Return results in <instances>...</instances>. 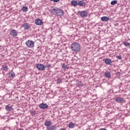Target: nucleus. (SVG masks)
<instances>
[{"instance_id":"nucleus-1","label":"nucleus","mask_w":130,"mask_h":130,"mask_svg":"<svg viewBox=\"0 0 130 130\" xmlns=\"http://www.w3.org/2000/svg\"><path fill=\"white\" fill-rule=\"evenodd\" d=\"M51 14H53V15H55L57 16H63V15H64V12H63V10L58 8L53 9L51 11Z\"/></svg>"},{"instance_id":"nucleus-2","label":"nucleus","mask_w":130,"mask_h":130,"mask_svg":"<svg viewBox=\"0 0 130 130\" xmlns=\"http://www.w3.org/2000/svg\"><path fill=\"white\" fill-rule=\"evenodd\" d=\"M71 49L74 52H80L81 51V45L77 42L73 43L71 45Z\"/></svg>"},{"instance_id":"nucleus-3","label":"nucleus","mask_w":130,"mask_h":130,"mask_svg":"<svg viewBox=\"0 0 130 130\" xmlns=\"http://www.w3.org/2000/svg\"><path fill=\"white\" fill-rule=\"evenodd\" d=\"M52 122L51 121H45L44 123V125L46 126V128L47 130H55L56 129V126L55 125H52Z\"/></svg>"},{"instance_id":"nucleus-4","label":"nucleus","mask_w":130,"mask_h":130,"mask_svg":"<svg viewBox=\"0 0 130 130\" xmlns=\"http://www.w3.org/2000/svg\"><path fill=\"white\" fill-rule=\"evenodd\" d=\"M35 44V43L31 40H28L25 42V45L28 48H33V47H34Z\"/></svg>"},{"instance_id":"nucleus-5","label":"nucleus","mask_w":130,"mask_h":130,"mask_svg":"<svg viewBox=\"0 0 130 130\" xmlns=\"http://www.w3.org/2000/svg\"><path fill=\"white\" fill-rule=\"evenodd\" d=\"M79 14L81 18H87L88 14V12H87L86 10L79 11Z\"/></svg>"},{"instance_id":"nucleus-6","label":"nucleus","mask_w":130,"mask_h":130,"mask_svg":"<svg viewBox=\"0 0 130 130\" xmlns=\"http://www.w3.org/2000/svg\"><path fill=\"white\" fill-rule=\"evenodd\" d=\"M36 68L38 71H44L45 70V66L42 63H38L36 64Z\"/></svg>"},{"instance_id":"nucleus-7","label":"nucleus","mask_w":130,"mask_h":130,"mask_svg":"<svg viewBox=\"0 0 130 130\" xmlns=\"http://www.w3.org/2000/svg\"><path fill=\"white\" fill-rule=\"evenodd\" d=\"M22 27L24 30H30L31 29V26L28 23H24L22 24Z\"/></svg>"},{"instance_id":"nucleus-8","label":"nucleus","mask_w":130,"mask_h":130,"mask_svg":"<svg viewBox=\"0 0 130 130\" xmlns=\"http://www.w3.org/2000/svg\"><path fill=\"white\" fill-rule=\"evenodd\" d=\"M10 35L12 36V37H17V36H18V31L15 29H12L10 32Z\"/></svg>"},{"instance_id":"nucleus-9","label":"nucleus","mask_w":130,"mask_h":130,"mask_svg":"<svg viewBox=\"0 0 130 130\" xmlns=\"http://www.w3.org/2000/svg\"><path fill=\"white\" fill-rule=\"evenodd\" d=\"M116 102H117V103H122L124 102V99L123 98H120V97H117L115 98Z\"/></svg>"},{"instance_id":"nucleus-10","label":"nucleus","mask_w":130,"mask_h":130,"mask_svg":"<svg viewBox=\"0 0 130 130\" xmlns=\"http://www.w3.org/2000/svg\"><path fill=\"white\" fill-rule=\"evenodd\" d=\"M35 23L36 25H38V26H41V25L43 24V22L40 19H36Z\"/></svg>"},{"instance_id":"nucleus-11","label":"nucleus","mask_w":130,"mask_h":130,"mask_svg":"<svg viewBox=\"0 0 130 130\" xmlns=\"http://www.w3.org/2000/svg\"><path fill=\"white\" fill-rule=\"evenodd\" d=\"M112 62H113V61H112L111 59L106 58L105 60V63L108 66H111V63H112Z\"/></svg>"},{"instance_id":"nucleus-12","label":"nucleus","mask_w":130,"mask_h":130,"mask_svg":"<svg viewBox=\"0 0 130 130\" xmlns=\"http://www.w3.org/2000/svg\"><path fill=\"white\" fill-rule=\"evenodd\" d=\"M5 109L6 111L10 112V111H12L13 110V107L8 105L5 106Z\"/></svg>"},{"instance_id":"nucleus-13","label":"nucleus","mask_w":130,"mask_h":130,"mask_svg":"<svg viewBox=\"0 0 130 130\" xmlns=\"http://www.w3.org/2000/svg\"><path fill=\"white\" fill-rule=\"evenodd\" d=\"M39 107L42 109H45V108H48V105L46 104H41L39 105Z\"/></svg>"},{"instance_id":"nucleus-14","label":"nucleus","mask_w":130,"mask_h":130,"mask_svg":"<svg viewBox=\"0 0 130 130\" xmlns=\"http://www.w3.org/2000/svg\"><path fill=\"white\" fill-rule=\"evenodd\" d=\"M101 20L102 22H108V21H109V17L107 16H103L101 17Z\"/></svg>"},{"instance_id":"nucleus-15","label":"nucleus","mask_w":130,"mask_h":130,"mask_svg":"<svg viewBox=\"0 0 130 130\" xmlns=\"http://www.w3.org/2000/svg\"><path fill=\"white\" fill-rule=\"evenodd\" d=\"M85 5L86 3L84 2V1H78V6H79V7H83V6H85Z\"/></svg>"},{"instance_id":"nucleus-16","label":"nucleus","mask_w":130,"mask_h":130,"mask_svg":"<svg viewBox=\"0 0 130 130\" xmlns=\"http://www.w3.org/2000/svg\"><path fill=\"white\" fill-rule=\"evenodd\" d=\"M71 5L73 6V7H77L78 6V1L76 0H72L71 1Z\"/></svg>"},{"instance_id":"nucleus-17","label":"nucleus","mask_w":130,"mask_h":130,"mask_svg":"<svg viewBox=\"0 0 130 130\" xmlns=\"http://www.w3.org/2000/svg\"><path fill=\"white\" fill-rule=\"evenodd\" d=\"M8 75H10L9 76V78H15V76H16V74H15V73L14 72H9L8 73Z\"/></svg>"},{"instance_id":"nucleus-18","label":"nucleus","mask_w":130,"mask_h":130,"mask_svg":"<svg viewBox=\"0 0 130 130\" xmlns=\"http://www.w3.org/2000/svg\"><path fill=\"white\" fill-rule=\"evenodd\" d=\"M76 126V124L72 122L69 124V128H74Z\"/></svg>"},{"instance_id":"nucleus-19","label":"nucleus","mask_w":130,"mask_h":130,"mask_svg":"<svg viewBox=\"0 0 130 130\" xmlns=\"http://www.w3.org/2000/svg\"><path fill=\"white\" fill-rule=\"evenodd\" d=\"M2 68L3 71H8V70H9L7 65H2Z\"/></svg>"},{"instance_id":"nucleus-20","label":"nucleus","mask_w":130,"mask_h":130,"mask_svg":"<svg viewBox=\"0 0 130 130\" xmlns=\"http://www.w3.org/2000/svg\"><path fill=\"white\" fill-rule=\"evenodd\" d=\"M105 76L106 78H109L110 77H111V74H110L109 72H107L105 73Z\"/></svg>"},{"instance_id":"nucleus-21","label":"nucleus","mask_w":130,"mask_h":130,"mask_svg":"<svg viewBox=\"0 0 130 130\" xmlns=\"http://www.w3.org/2000/svg\"><path fill=\"white\" fill-rule=\"evenodd\" d=\"M21 11H22V12H23L24 13H25V12H27V11H28V7L26 6L22 7L21 9Z\"/></svg>"},{"instance_id":"nucleus-22","label":"nucleus","mask_w":130,"mask_h":130,"mask_svg":"<svg viewBox=\"0 0 130 130\" xmlns=\"http://www.w3.org/2000/svg\"><path fill=\"white\" fill-rule=\"evenodd\" d=\"M61 83H62V79L60 78H58L57 79V84H61Z\"/></svg>"},{"instance_id":"nucleus-23","label":"nucleus","mask_w":130,"mask_h":130,"mask_svg":"<svg viewBox=\"0 0 130 130\" xmlns=\"http://www.w3.org/2000/svg\"><path fill=\"white\" fill-rule=\"evenodd\" d=\"M30 113L32 116H35V115L36 114V111L30 110Z\"/></svg>"},{"instance_id":"nucleus-24","label":"nucleus","mask_w":130,"mask_h":130,"mask_svg":"<svg viewBox=\"0 0 130 130\" xmlns=\"http://www.w3.org/2000/svg\"><path fill=\"white\" fill-rule=\"evenodd\" d=\"M123 44L126 46V47H127V46H129L130 45V43H128V42H126V41H124L123 43Z\"/></svg>"},{"instance_id":"nucleus-25","label":"nucleus","mask_w":130,"mask_h":130,"mask_svg":"<svg viewBox=\"0 0 130 130\" xmlns=\"http://www.w3.org/2000/svg\"><path fill=\"white\" fill-rule=\"evenodd\" d=\"M116 4H117V1L116 0L112 1L111 2V6H114V5H116Z\"/></svg>"},{"instance_id":"nucleus-26","label":"nucleus","mask_w":130,"mask_h":130,"mask_svg":"<svg viewBox=\"0 0 130 130\" xmlns=\"http://www.w3.org/2000/svg\"><path fill=\"white\" fill-rule=\"evenodd\" d=\"M62 69H68L69 67H68V65H66V64L63 63L62 64Z\"/></svg>"},{"instance_id":"nucleus-27","label":"nucleus","mask_w":130,"mask_h":130,"mask_svg":"<svg viewBox=\"0 0 130 130\" xmlns=\"http://www.w3.org/2000/svg\"><path fill=\"white\" fill-rule=\"evenodd\" d=\"M50 68H51V64H46V66H45V69H50Z\"/></svg>"},{"instance_id":"nucleus-28","label":"nucleus","mask_w":130,"mask_h":130,"mask_svg":"<svg viewBox=\"0 0 130 130\" xmlns=\"http://www.w3.org/2000/svg\"><path fill=\"white\" fill-rule=\"evenodd\" d=\"M50 2H53V3H58L60 0H49Z\"/></svg>"},{"instance_id":"nucleus-29","label":"nucleus","mask_w":130,"mask_h":130,"mask_svg":"<svg viewBox=\"0 0 130 130\" xmlns=\"http://www.w3.org/2000/svg\"><path fill=\"white\" fill-rule=\"evenodd\" d=\"M116 57H117V58H118V59H122V57L120 55L117 56Z\"/></svg>"},{"instance_id":"nucleus-30","label":"nucleus","mask_w":130,"mask_h":130,"mask_svg":"<svg viewBox=\"0 0 130 130\" xmlns=\"http://www.w3.org/2000/svg\"><path fill=\"white\" fill-rule=\"evenodd\" d=\"M78 85V86H83V83L81 81H79Z\"/></svg>"},{"instance_id":"nucleus-31","label":"nucleus","mask_w":130,"mask_h":130,"mask_svg":"<svg viewBox=\"0 0 130 130\" xmlns=\"http://www.w3.org/2000/svg\"><path fill=\"white\" fill-rule=\"evenodd\" d=\"M60 130H66V128H63L60 129Z\"/></svg>"},{"instance_id":"nucleus-32","label":"nucleus","mask_w":130,"mask_h":130,"mask_svg":"<svg viewBox=\"0 0 130 130\" xmlns=\"http://www.w3.org/2000/svg\"><path fill=\"white\" fill-rule=\"evenodd\" d=\"M2 47V46H0V49H1V48Z\"/></svg>"}]
</instances>
